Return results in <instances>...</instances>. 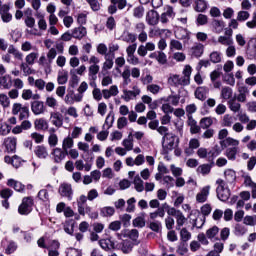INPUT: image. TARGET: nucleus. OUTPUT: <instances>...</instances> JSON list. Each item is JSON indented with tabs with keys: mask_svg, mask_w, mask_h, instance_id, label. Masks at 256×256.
<instances>
[{
	"mask_svg": "<svg viewBox=\"0 0 256 256\" xmlns=\"http://www.w3.org/2000/svg\"><path fill=\"white\" fill-rule=\"evenodd\" d=\"M169 47L170 51H183V43H181L179 40H170Z\"/></svg>",
	"mask_w": 256,
	"mask_h": 256,
	"instance_id": "obj_45",
	"label": "nucleus"
},
{
	"mask_svg": "<svg viewBox=\"0 0 256 256\" xmlns=\"http://www.w3.org/2000/svg\"><path fill=\"white\" fill-rule=\"evenodd\" d=\"M30 64L27 63H21L20 69L23 72L24 77H29V75H33L35 73V70H33L31 67H29Z\"/></svg>",
	"mask_w": 256,
	"mask_h": 256,
	"instance_id": "obj_48",
	"label": "nucleus"
},
{
	"mask_svg": "<svg viewBox=\"0 0 256 256\" xmlns=\"http://www.w3.org/2000/svg\"><path fill=\"white\" fill-rule=\"evenodd\" d=\"M25 106L19 102L12 105V115H19Z\"/></svg>",
	"mask_w": 256,
	"mask_h": 256,
	"instance_id": "obj_62",
	"label": "nucleus"
},
{
	"mask_svg": "<svg viewBox=\"0 0 256 256\" xmlns=\"http://www.w3.org/2000/svg\"><path fill=\"white\" fill-rule=\"evenodd\" d=\"M208 3L206 0H195L194 1V10L197 13H205L207 11Z\"/></svg>",
	"mask_w": 256,
	"mask_h": 256,
	"instance_id": "obj_31",
	"label": "nucleus"
},
{
	"mask_svg": "<svg viewBox=\"0 0 256 256\" xmlns=\"http://www.w3.org/2000/svg\"><path fill=\"white\" fill-rule=\"evenodd\" d=\"M200 146L201 143L197 138L190 139L189 146L184 149L185 155H187V157H191V155L195 153V149H199Z\"/></svg>",
	"mask_w": 256,
	"mask_h": 256,
	"instance_id": "obj_11",
	"label": "nucleus"
},
{
	"mask_svg": "<svg viewBox=\"0 0 256 256\" xmlns=\"http://www.w3.org/2000/svg\"><path fill=\"white\" fill-rule=\"evenodd\" d=\"M8 53L9 55H13L15 59H18V61H23V53H21V51H19L15 46L10 45L8 47Z\"/></svg>",
	"mask_w": 256,
	"mask_h": 256,
	"instance_id": "obj_38",
	"label": "nucleus"
},
{
	"mask_svg": "<svg viewBox=\"0 0 256 256\" xmlns=\"http://www.w3.org/2000/svg\"><path fill=\"white\" fill-rule=\"evenodd\" d=\"M133 185H134V189H135V191H137V193H143V191H145V183L143 182V179H141V176L136 175L134 177Z\"/></svg>",
	"mask_w": 256,
	"mask_h": 256,
	"instance_id": "obj_26",
	"label": "nucleus"
},
{
	"mask_svg": "<svg viewBox=\"0 0 256 256\" xmlns=\"http://www.w3.org/2000/svg\"><path fill=\"white\" fill-rule=\"evenodd\" d=\"M141 101L144 105H148L149 109H157V104L153 102V98L149 95H143Z\"/></svg>",
	"mask_w": 256,
	"mask_h": 256,
	"instance_id": "obj_39",
	"label": "nucleus"
},
{
	"mask_svg": "<svg viewBox=\"0 0 256 256\" xmlns=\"http://www.w3.org/2000/svg\"><path fill=\"white\" fill-rule=\"evenodd\" d=\"M217 41H218V43H220V45H224V47L233 45V30L226 29L225 35L219 36Z\"/></svg>",
	"mask_w": 256,
	"mask_h": 256,
	"instance_id": "obj_8",
	"label": "nucleus"
},
{
	"mask_svg": "<svg viewBox=\"0 0 256 256\" xmlns=\"http://www.w3.org/2000/svg\"><path fill=\"white\" fill-rule=\"evenodd\" d=\"M50 123L54 125V127H57V129H61V127H63V114L57 111L51 112Z\"/></svg>",
	"mask_w": 256,
	"mask_h": 256,
	"instance_id": "obj_10",
	"label": "nucleus"
},
{
	"mask_svg": "<svg viewBox=\"0 0 256 256\" xmlns=\"http://www.w3.org/2000/svg\"><path fill=\"white\" fill-rule=\"evenodd\" d=\"M133 225H134V227H140V228L145 227V217H143V216L136 217L133 220Z\"/></svg>",
	"mask_w": 256,
	"mask_h": 256,
	"instance_id": "obj_63",
	"label": "nucleus"
},
{
	"mask_svg": "<svg viewBox=\"0 0 256 256\" xmlns=\"http://www.w3.org/2000/svg\"><path fill=\"white\" fill-rule=\"evenodd\" d=\"M38 198L44 203H49V191H47V189L40 190L38 192Z\"/></svg>",
	"mask_w": 256,
	"mask_h": 256,
	"instance_id": "obj_58",
	"label": "nucleus"
},
{
	"mask_svg": "<svg viewBox=\"0 0 256 256\" xmlns=\"http://www.w3.org/2000/svg\"><path fill=\"white\" fill-rule=\"evenodd\" d=\"M116 247H117L116 249H120L122 253L127 255L133 251V242L129 240H124L120 245H116Z\"/></svg>",
	"mask_w": 256,
	"mask_h": 256,
	"instance_id": "obj_21",
	"label": "nucleus"
},
{
	"mask_svg": "<svg viewBox=\"0 0 256 256\" xmlns=\"http://www.w3.org/2000/svg\"><path fill=\"white\" fill-rule=\"evenodd\" d=\"M58 143H59V137L57 136V134L51 132L48 136V144L51 147H57Z\"/></svg>",
	"mask_w": 256,
	"mask_h": 256,
	"instance_id": "obj_54",
	"label": "nucleus"
},
{
	"mask_svg": "<svg viewBox=\"0 0 256 256\" xmlns=\"http://www.w3.org/2000/svg\"><path fill=\"white\" fill-rule=\"evenodd\" d=\"M176 223L177 227L176 229H181L185 225V222L187 221V218H185V215H183V212H180L176 217Z\"/></svg>",
	"mask_w": 256,
	"mask_h": 256,
	"instance_id": "obj_55",
	"label": "nucleus"
},
{
	"mask_svg": "<svg viewBox=\"0 0 256 256\" xmlns=\"http://www.w3.org/2000/svg\"><path fill=\"white\" fill-rule=\"evenodd\" d=\"M239 140L227 137L220 141V145L223 149H226L225 155L229 161H235L237 159V153H239Z\"/></svg>",
	"mask_w": 256,
	"mask_h": 256,
	"instance_id": "obj_2",
	"label": "nucleus"
},
{
	"mask_svg": "<svg viewBox=\"0 0 256 256\" xmlns=\"http://www.w3.org/2000/svg\"><path fill=\"white\" fill-rule=\"evenodd\" d=\"M33 127V124H31V121L24 120L21 122V125H17L12 129L13 135H20V133H23V131H29Z\"/></svg>",
	"mask_w": 256,
	"mask_h": 256,
	"instance_id": "obj_12",
	"label": "nucleus"
},
{
	"mask_svg": "<svg viewBox=\"0 0 256 256\" xmlns=\"http://www.w3.org/2000/svg\"><path fill=\"white\" fill-rule=\"evenodd\" d=\"M100 214L102 217H113V215H115V208L111 206L103 207L100 210Z\"/></svg>",
	"mask_w": 256,
	"mask_h": 256,
	"instance_id": "obj_44",
	"label": "nucleus"
},
{
	"mask_svg": "<svg viewBox=\"0 0 256 256\" xmlns=\"http://www.w3.org/2000/svg\"><path fill=\"white\" fill-rule=\"evenodd\" d=\"M150 59H156L160 65H165L167 63V54L163 51H156L149 55Z\"/></svg>",
	"mask_w": 256,
	"mask_h": 256,
	"instance_id": "obj_19",
	"label": "nucleus"
},
{
	"mask_svg": "<svg viewBox=\"0 0 256 256\" xmlns=\"http://www.w3.org/2000/svg\"><path fill=\"white\" fill-rule=\"evenodd\" d=\"M224 176H225V179L229 183H233V181H235L237 179V174L235 173V170H233V169L225 170Z\"/></svg>",
	"mask_w": 256,
	"mask_h": 256,
	"instance_id": "obj_47",
	"label": "nucleus"
},
{
	"mask_svg": "<svg viewBox=\"0 0 256 256\" xmlns=\"http://www.w3.org/2000/svg\"><path fill=\"white\" fill-rule=\"evenodd\" d=\"M235 123V118L230 114H225L222 120V125L224 127H233Z\"/></svg>",
	"mask_w": 256,
	"mask_h": 256,
	"instance_id": "obj_46",
	"label": "nucleus"
},
{
	"mask_svg": "<svg viewBox=\"0 0 256 256\" xmlns=\"http://www.w3.org/2000/svg\"><path fill=\"white\" fill-rule=\"evenodd\" d=\"M13 87V78L9 74L0 76V89L9 90Z\"/></svg>",
	"mask_w": 256,
	"mask_h": 256,
	"instance_id": "obj_17",
	"label": "nucleus"
},
{
	"mask_svg": "<svg viewBox=\"0 0 256 256\" xmlns=\"http://www.w3.org/2000/svg\"><path fill=\"white\" fill-rule=\"evenodd\" d=\"M244 225H248L250 227H255L256 225V215L253 216H245L243 219Z\"/></svg>",
	"mask_w": 256,
	"mask_h": 256,
	"instance_id": "obj_60",
	"label": "nucleus"
},
{
	"mask_svg": "<svg viewBox=\"0 0 256 256\" xmlns=\"http://www.w3.org/2000/svg\"><path fill=\"white\" fill-rule=\"evenodd\" d=\"M218 234H219V227L213 226L212 228L207 230L206 237L208 239H215V237H217Z\"/></svg>",
	"mask_w": 256,
	"mask_h": 256,
	"instance_id": "obj_56",
	"label": "nucleus"
},
{
	"mask_svg": "<svg viewBox=\"0 0 256 256\" xmlns=\"http://www.w3.org/2000/svg\"><path fill=\"white\" fill-rule=\"evenodd\" d=\"M177 39H186L189 41L191 39V32H189L187 29H180L176 32Z\"/></svg>",
	"mask_w": 256,
	"mask_h": 256,
	"instance_id": "obj_42",
	"label": "nucleus"
},
{
	"mask_svg": "<svg viewBox=\"0 0 256 256\" xmlns=\"http://www.w3.org/2000/svg\"><path fill=\"white\" fill-rule=\"evenodd\" d=\"M84 215H88L90 219H97V217H99V213H97V211H94V209L91 208V206L84 207Z\"/></svg>",
	"mask_w": 256,
	"mask_h": 256,
	"instance_id": "obj_50",
	"label": "nucleus"
},
{
	"mask_svg": "<svg viewBox=\"0 0 256 256\" xmlns=\"http://www.w3.org/2000/svg\"><path fill=\"white\" fill-rule=\"evenodd\" d=\"M103 99H111V97H117L119 95V86L112 85L109 89L102 90Z\"/></svg>",
	"mask_w": 256,
	"mask_h": 256,
	"instance_id": "obj_14",
	"label": "nucleus"
},
{
	"mask_svg": "<svg viewBox=\"0 0 256 256\" xmlns=\"http://www.w3.org/2000/svg\"><path fill=\"white\" fill-rule=\"evenodd\" d=\"M179 146V137L172 132L166 134L162 138V148L163 152L167 155L171 153L175 147Z\"/></svg>",
	"mask_w": 256,
	"mask_h": 256,
	"instance_id": "obj_3",
	"label": "nucleus"
},
{
	"mask_svg": "<svg viewBox=\"0 0 256 256\" xmlns=\"http://www.w3.org/2000/svg\"><path fill=\"white\" fill-rule=\"evenodd\" d=\"M0 105L3 109H9L11 107V99L5 93H0Z\"/></svg>",
	"mask_w": 256,
	"mask_h": 256,
	"instance_id": "obj_40",
	"label": "nucleus"
},
{
	"mask_svg": "<svg viewBox=\"0 0 256 256\" xmlns=\"http://www.w3.org/2000/svg\"><path fill=\"white\" fill-rule=\"evenodd\" d=\"M31 109L34 115H41L45 113V104L41 101H34L31 105Z\"/></svg>",
	"mask_w": 256,
	"mask_h": 256,
	"instance_id": "obj_23",
	"label": "nucleus"
},
{
	"mask_svg": "<svg viewBox=\"0 0 256 256\" xmlns=\"http://www.w3.org/2000/svg\"><path fill=\"white\" fill-rule=\"evenodd\" d=\"M87 199L88 198L85 195H81L77 199L78 213H79V215H82L83 217H85V207H87V205H86Z\"/></svg>",
	"mask_w": 256,
	"mask_h": 256,
	"instance_id": "obj_25",
	"label": "nucleus"
},
{
	"mask_svg": "<svg viewBox=\"0 0 256 256\" xmlns=\"http://www.w3.org/2000/svg\"><path fill=\"white\" fill-rule=\"evenodd\" d=\"M39 59V52H31L25 57L27 65H35V61Z\"/></svg>",
	"mask_w": 256,
	"mask_h": 256,
	"instance_id": "obj_41",
	"label": "nucleus"
},
{
	"mask_svg": "<svg viewBox=\"0 0 256 256\" xmlns=\"http://www.w3.org/2000/svg\"><path fill=\"white\" fill-rule=\"evenodd\" d=\"M205 51V46L201 43H196L191 47L192 57H201Z\"/></svg>",
	"mask_w": 256,
	"mask_h": 256,
	"instance_id": "obj_28",
	"label": "nucleus"
},
{
	"mask_svg": "<svg viewBox=\"0 0 256 256\" xmlns=\"http://www.w3.org/2000/svg\"><path fill=\"white\" fill-rule=\"evenodd\" d=\"M231 97H233V89L229 86L222 87L220 92V99H223L224 101H229Z\"/></svg>",
	"mask_w": 256,
	"mask_h": 256,
	"instance_id": "obj_32",
	"label": "nucleus"
},
{
	"mask_svg": "<svg viewBox=\"0 0 256 256\" xmlns=\"http://www.w3.org/2000/svg\"><path fill=\"white\" fill-rule=\"evenodd\" d=\"M146 22L148 25H157L159 23V13L154 10H150L146 15Z\"/></svg>",
	"mask_w": 256,
	"mask_h": 256,
	"instance_id": "obj_22",
	"label": "nucleus"
},
{
	"mask_svg": "<svg viewBox=\"0 0 256 256\" xmlns=\"http://www.w3.org/2000/svg\"><path fill=\"white\" fill-rule=\"evenodd\" d=\"M193 68L191 66L186 65L183 69V76L179 74H170L168 77V85L171 87H187V85L191 84V73Z\"/></svg>",
	"mask_w": 256,
	"mask_h": 256,
	"instance_id": "obj_1",
	"label": "nucleus"
},
{
	"mask_svg": "<svg viewBox=\"0 0 256 256\" xmlns=\"http://www.w3.org/2000/svg\"><path fill=\"white\" fill-rule=\"evenodd\" d=\"M197 173H200V175H209V173H211V165L202 164L198 166Z\"/></svg>",
	"mask_w": 256,
	"mask_h": 256,
	"instance_id": "obj_52",
	"label": "nucleus"
},
{
	"mask_svg": "<svg viewBox=\"0 0 256 256\" xmlns=\"http://www.w3.org/2000/svg\"><path fill=\"white\" fill-rule=\"evenodd\" d=\"M8 187H13L15 191H18V193H21L25 191V185H23L21 182L16 181L15 179H9L7 182Z\"/></svg>",
	"mask_w": 256,
	"mask_h": 256,
	"instance_id": "obj_34",
	"label": "nucleus"
},
{
	"mask_svg": "<svg viewBox=\"0 0 256 256\" xmlns=\"http://www.w3.org/2000/svg\"><path fill=\"white\" fill-rule=\"evenodd\" d=\"M99 65H90L88 68L89 77L95 79L97 77V73H99Z\"/></svg>",
	"mask_w": 256,
	"mask_h": 256,
	"instance_id": "obj_61",
	"label": "nucleus"
},
{
	"mask_svg": "<svg viewBox=\"0 0 256 256\" xmlns=\"http://www.w3.org/2000/svg\"><path fill=\"white\" fill-rule=\"evenodd\" d=\"M249 17H251V14L248 11L245 10H241L237 13V21L243 22V21H247V19H249Z\"/></svg>",
	"mask_w": 256,
	"mask_h": 256,
	"instance_id": "obj_59",
	"label": "nucleus"
},
{
	"mask_svg": "<svg viewBox=\"0 0 256 256\" xmlns=\"http://www.w3.org/2000/svg\"><path fill=\"white\" fill-rule=\"evenodd\" d=\"M212 29L216 35H220L222 31H225V22L223 20H213Z\"/></svg>",
	"mask_w": 256,
	"mask_h": 256,
	"instance_id": "obj_27",
	"label": "nucleus"
},
{
	"mask_svg": "<svg viewBox=\"0 0 256 256\" xmlns=\"http://www.w3.org/2000/svg\"><path fill=\"white\" fill-rule=\"evenodd\" d=\"M146 90L149 91V93H152V95H159V93L163 91V88L157 84H149L147 85Z\"/></svg>",
	"mask_w": 256,
	"mask_h": 256,
	"instance_id": "obj_49",
	"label": "nucleus"
},
{
	"mask_svg": "<svg viewBox=\"0 0 256 256\" xmlns=\"http://www.w3.org/2000/svg\"><path fill=\"white\" fill-rule=\"evenodd\" d=\"M34 127L37 131H47L49 123L44 118H39L34 121Z\"/></svg>",
	"mask_w": 256,
	"mask_h": 256,
	"instance_id": "obj_29",
	"label": "nucleus"
},
{
	"mask_svg": "<svg viewBox=\"0 0 256 256\" xmlns=\"http://www.w3.org/2000/svg\"><path fill=\"white\" fill-rule=\"evenodd\" d=\"M194 95L199 101H205V99H207V96L209 95V87L200 86L196 88Z\"/></svg>",
	"mask_w": 256,
	"mask_h": 256,
	"instance_id": "obj_16",
	"label": "nucleus"
},
{
	"mask_svg": "<svg viewBox=\"0 0 256 256\" xmlns=\"http://www.w3.org/2000/svg\"><path fill=\"white\" fill-rule=\"evenodd\" d=\"M69 81V72L65 69H60L57 74L58 85H65Z\"/></svg>",
	"mask_w": 256,
	"mask_h": 256,
	"instance_id": "obj_24",
	"label": "nucleus"
},
{
	"mask_svg": "<svg viewBox=\"0 0 256 256\" xmlns=\"http://www.w3.org/2000/svg\"><path fill=\"white\" fill-rule=\"evenodd\" d=\"M67 152L61 148H54L52 151V158L55 163H61L65 157H67Z\"/></svg>",
	"mask_w": 256,
	"mask_h": 256,
	"instance_id": "obj_18",
	"label": "nucleus"
},
{
	"mask_svg": "<svg viewBox=\"0 0 256 256\" xmlns=\"http://www.w3.org/2000/svg\"><path fill=\"white\" fill-rule=\"evenodd\" d=\"M58 193L61 195V197H67L68 201L73 199V187L69 183L64 182L60 184Z\"/></svg>",
	"mask_w": 256,
	"mask_h": 256,
	"instance_id": "obj_7",
	"label": "nucleus"
},
{
	"mask_svg": "<svg viewBox=\"0 0 256 256\" xmlns=\"http://www.w3.org/2000/svg\"><path fill=\"white\" fill-rule=\"evenodd\" d=\"M31 211H33V198H23L22 203L18 208V213H20V215H29Z\"/></svg>",
	"mask_w": 256,
	"mask_h": 256,
	"instance_id": "obj_6",
	"label": "nucleus"
},
{
	"mask_svg": "<svg viewBox=\"0 0 256 256\" xmlns=\"http://www.w3.org/2000/svg\"><path fill=\"white\" fill-rule=\"evenodd\" d=\"M209 193H211V186H204L196 194V203H206L209 199Z\"/></svg>",
	"mask_w": 256,
	"mask_h": 256,
	"instance_id": "obj_9",
	"label": "nucleus"
},
{
	"mask_svg": "<svg viewBox=\"0 0 256 256\" xmlns=\"http://www.w3.org/2000/svg\"><path fill=\"white\" fill-rule=\"evenodd\" d=\"M170 171L173 177H181L183 175V168L175 166V164L170 165Z\"/></svg>",
	"mask_w": 256,
	"mask_h": 256,
	"instance_id": "obj_57",
	"label": "nucleus"
},
{
	"mask_svg": "<svg viewBox=\"0 0 256 256\" xmlns=\"http://www.w3.org/2000/svg\"><path fill=\"white\" fill-rule=\"evenodd\" d=\"M211 125H213V118L211 117H204L200 120L201 129H209Z\"/></svg>",
	"mask_w": 256,
	"mask_h": 256,
	"instance_id": "obj_51",
	"label": "nucleus"
},
{
	"mask_svg": "<svg viewBox=\"0 0 256 256\" xmlns=\"http://www.w3.org/2000/svg\"><path fill=\"white\" fill-rule=\"evenodd\" d=\"M218 187L216 189L217 197L220 201H228L231 197V190L225 184V180L218 179L216 181Z\"/></svg>",
	"mask_w": 256,
	"mask_h": 256,
	"instance_id": "obj_4",
	"label": "nucleus"
},
{
	"mask_svg": "<svg viewBox=\"0 0 256 256\" xmlns=\"http://www.w3.org/2000/svg\"><path fill=\"white\" fill-rule=\"evenodd\" d=\"M228 107L233 113H239V111H241V104L239 102H236L235 99H231L228 101Z\"/></svg>",
	"mask_w": 256,
	"mask_h": 256,
	"instance_id": "obj_43",
	"label": "nucleus"
},
{
	"mask_svg": "<svg viewBox=\"0 0 256 256\" xmlns=\"http://www.w3.org/2000/svg\"><path fill=\"white\" fill-rule=\"evenodd\" d=\"M126 203H127L126 212L134 213L135 212V203H137V200L135 199V197L129 198Z\"/></svg>",
	"mask_w": 256,
	"mask_h": 256,
	"instance_id": "obj_53",
	"label": "nucleus"
},
{
	"mask_svg": "<svg viewBox=\"0 0 256 256\" xmlns=\"http://www.w3.org/2000/svg\"><path fill=\"white\" fill-rule=\"evenodd\" d=\"M87 35V28L80 26L72 30L73 39H83Z\"/></svg>",
	"mask_w": 256,
	"mask_h": 256,
	"instance_id": "obj_30",
	"label": "nucleus"
},
{
	"mask_svg": "<svg viewBox=\"0 0 256 256\" xmlns=\"http://www.w3.org/2000/svg\"><path fill=\"white\" fill-rule=\"evenodd\" d=\"M34 154L38 159H47L49 157V151L47 150V147L43 145H38L34 149Z\"/></svg>",
	"mask_w": 256,
	"mask_h": 256,
	"instance_id": "obj_20",
	"label": "nucleus"
},
{
	"mask_svg": "<svg viewBox=\"0 0 256 256\" xmlns=\"http://www.w3.org/2000/svg\"><path fill=\"white\" fill-rule=\"evenodd\" d=\"M161 101H164V103H170L174 107H177V105H179V101H181V96H179V95H169L167 97L161 98Z\"/></svg>",
	"mask_w": 256,
	"mask_h": 256,
	"instance_id": "obj_35",
	"label": "nucleus"
},
{
	"mask_svg": "<svg viewBox=\"0 0 256 256\" xmlns=\"http://www.w3.org/2000/svg\"><path fill=\"white\" fill-rule=\"evenodd\" d=\"M121 77L123 79L124 87H127V85H129V83H131V69H129V66L124 67V70L121 73Z\"/></svg>",
	"mask_w": 256,
	"mask_h": 256,
	"instance_id": "obj_37",
	"label": "nucleus"
},
{
	"mask_svg": "<svg viewBox=\"0 0 256 256\" xmlns=\"http://www.w3.org/2000/svg\"><path fill=\"white\" fill-rule=\"evenodd\" d=\"M74 145L75 141H73V138L71 136L64 138L62 141V149L63 151H65V153H69V149H73Z\"/></svg>",
	"mask_w": 256,
	"mask_h": 256,
	"instance_id": "obj_36",
	"label": "nucleus"
},
{
	"mask_svg": "<svg viewBox=\"0 0 256 256\" xmlns=\"http://www.w3.org/2000/svg\"><path fill=\"white\" fill-rule=\"evenodd\" d=\"M99 245L104 251H113L117 249V245L111 238H104L99 240Z\"/></svg>",
	"mask_w": 256,
	"mask_h": 256,
	"instance_id": "obj_13",
	"label": "nucleus"
},
{
	"mask_svg": "<svg viewBox=\"0 0 256 256\" xmlns=\"http://www.w3.org/2000/svg\"><path fill=\"white\" fill-rule=\"evenodd\" d=\"M139 95H141V88H139V86L137 85H134L132 87V90L124 89L122 91L121 99H123V101H125L126 103H129V101L137 99Z\"/></svg>",
	"mask_w": 256,
	"mask_h": 256,
	"instance_id": "obj_5",
	"label": "nucleus"
},
{
	"mask_svg": "<svg viewBox=\"0 0 256 256\" xmlns=\"http://www.w3.org/2000/svg\"><path fill=\"white\" fill-rule=\"evenodd\" d=\"M4 145L8 153H15V151H17V138L15 137L5 138Z\"/></svg>",
	"mask_w": 256,
	"mask_h": 256,
	"instance_id": "obj_15",
	"label": "nucleus"
},
{
	"mask_svg": "<svg viewBox=\"0 0 256 256\" xmlns=\"http://www.w3.org/2000/svg\"><path fill=\"white\" fill-rule=\"evenodd\" d=\"M175 16V13L173 12V7L168 6L166 7V11L162 13L160 17L161 23H168L169 19Z\"/></svg>",
	"mask_w": 256,
	"mask_h": 256,
	"instance_id": "obj_33",
	"label": "nucleus"
},
{
	"mask_svg": "<svg viewBox=\"0 0 256 256\" xmlns=\"http://www.w3.org/2000/svg\"><path fill=\"white\" fill-rule=\"evenodd\" d=\"M49 63H53V60L57 57V49L50 48L46 54Z\"/></svg>",
	"mask_w": 256,
	"mask_h": 256,
	"instance_id": "obj_64",
	"label": "nucleus"
}]
</instances>
